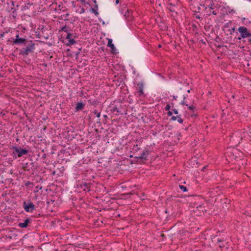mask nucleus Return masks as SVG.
Segmentation results:
<instances>
[{"mask_svg": "<svg viewBox=\"0 0 251 251\" xmlns=\"http://www.w3.org/2000/svg\"><path fill=\"white\" fill-rule=\"evenodd\" d=\"M201 6H202V5H201ZM202 6H204V4H202Z\"/></svg>", "mask_w": 251, "mask_h": 251, "instance_id": "obj_57", "label": "nucleus"}, {"mask_svg": "<svg viewBox=\"0 0 251 251\" xmlns=\"http://www.w3.org/2000/svg\"><path fill=\"white\" fill-rule=\"evenodd\" d=\"M13 17L15 18H16V16H15L14 15H13Z\"/></svg>", "mask_w": 251, "mask_h": 251, "instance_id": "obj_53", "label": "nucleus"}, {"mask_svg": "<svg viewBox=\"0 0 251 251\" xmlns=\"http://www.w3.org/2000/svg\"><path fill=\"white\" fill-rule=\"evenodd\" d=\"M84 104L82 102H80L76 104V105L75 107V109L76 111H78L79 110H81L84 109Z\"/></svg>", "mask_w": 251, "mask_h": 251, "instance_id": "obj_16", "label": "nucleus"}, {"mask_svg": "<svg viewBox=\"0 0 251 251\" xmlns=\"http://www.w3.org/2000/svg\"><path fill=\"white\" fill-rule=\"evenodd\" d=\"M119 2V0H116V1H115L116 4H118Z\"/></svg>", "mask_w": 251, "mask_h": 251, "instance_id": "obj_44", "label": "nucleus"}, {"mask_svg": "<svg viewBox=\"0 0 251 251\" xmlns=\"http://www.w3.org/2000/svg\"><path fill=\"white\" fill-rule=\"evenodd\" d=\"M81 2V3H84V4H85L86 2H85V0H79Z\"/></svg>", "mask_w": 251, "mask_h": 251, "instance_id": "obj_39", "label": "nucleus"}, {"mask_svg": "<svg viewBox=\"0 0 251 251\" xmlns=\"http://www.w3.org/2000/svg\"><path fill=\"white\" fill-rule=\"evenodd\" d=\"M103 117H104V118L105 119V124H106V123H107L106 119V118H108V117H107V116L106 115H103Z\"/></svg>", "mask_w": 251, "mask_h": 251, "instance_id": "obj_40", "label": "nucleus"}, {"mask_svg": "<svg viewBox=\"0 0 251 251\" xmlns=\"http://www.w3.org/2000/svg\"><path fill=\"white\" fill-rule=\"evenodd\" d=\"M12 150L14 151L13 153L16 152L19 157H21L24 155H26L28 151L25 149H23L20 147L13 146Z\"/></svg>", "mask_w": 251, "mask_h": 251, "instance_id": "obj_4", "label": "nucleus"}, {"mask_svg": "<svg viewBox=\"0 0 251 251\" xmlns=\"http://www.w3.org/2000/svg\"><path fill=\"white\" fill-rule=\"evenodd\" d=\"M212 13H213L214 15H216V13L214 11H213Z\"/></svg>", "mask_w": 251, "mask_h": 251, "instance_id": "obj_48", "label": "nucleus"}, {"mask_svg": "<svg viewBox=\"0 0 251 251\" xmlns=\"http://www.w3.org/2000/svg\"><path fill=\"white\" fill-rule=\"evenodd\" d=\"M144 85L142 82H140L137 83V86L136 87V90H137L136 93L138 94V96L139 97H144L145 96L143 89Z\"/></svg>", "mask_w": 251, "mask_h": 251, "instance_id": "obj_9", "label": "nucleus"}, {"mask_svg": "<svg viewBox=\"0 0 251 251\" xmlns=\"http://www.w3.org/2000/svg\"><path fill=\"white\" fill-rule=\"evenodd\" d=\"M186 99V97L184 96L183 97V100L181 102V105H185L186 106H188V104L186 103V101L185 100Z\"/></svg>", "mask_w": 251, "mask_h": 251, "instance_id": "obj_27", "label": "nucleus"}, {"mask_svg": "<svg viewBox=\"0 0 251 251\" xmlns=\"http://www.w3.org/2000/svg\"><path fill=\"white\" fill-rule=\"evenodd\" d=\"M244 42H246V45H251V37L250 38H248L246 39V40L244 41Z\"/></svg>", "mask_w": 251, "mask_h": 251, "instance_id": "obj_21", "label": "nucleus"}, {"mask_svg": "<svg viewBox=\"0 0 251 251\" xmlns=\"http://www.w3.org/2000/svg\"><path fill=\"white\" fill-rule=\"evenodd\" d=\"M52 191L50 190V192L48 191V210H50L51 212H53L56 210L57 209V200L58 197L56 195H52Z\"/></svg>", "mask_w": 251, "mask_h": 251, "instance_id": "obj_1", "label": "nucleus"}, {"mask_svg": "<svg viewBox=\"0 0 251 251\" xmlns=\"http://www.w3.org/2000/svg\"><path fill=\"white\" fill-rule=\"evenodd\" d=\"M179 187L181 190H182L183 192H186L187 191V189L186 187L184 186L183 185H179Z\"/></svg>", "mask_w": 251, "mask_h": 251, "instance_id": "obj_22", "label": "nucleus"}, {"mask_svg": "<svg viewBox=\"0 0 251 251\" xmlns=\"http://www.w3.org/2000/svg\"><path fill=\"white\" fill-rule=\"evenodd\" d=\"M93 113L94 114L96 115V116L98 117V118H99L100 117V112H99L98 110H95L94 111H93Z\"/></svg>", "mask_w": 251, "mask_h": 251, "instance_id": "obj_23", "label": "nucleus"}, {"mask_svg": "<svg viewBox=\"0 0 251 251\" xmlns=\"http://www.w3.org/2000/svg\"><path fill=\"white\" fill-rule=\"evenodd\" d=\"M196 18L197 19H201V18L199 16H197V15L196 16Z\"/></svg>", "mask_w": 251, "mask_h": 251, "instance_id": "obj_43", "label": "nucleus"}, {"mask_svg": "<svg viewBox=\"0 0 251 251\" xmlns=\"http://www.w3.org/2000/svg\"><path fill=\"white\" fill-rule=\"evenodd\" d=\"M191 90V89H189V90H187V92H188V93H190Z\"/></svg>", "mask_w": 251, "mask_h": 251, "instance_id": "obj_50", "label": "nucleus"}, {"mask_svg": "<svg viewBox=\"0 0 251 251\" xmlns=\"http://www.w3.org/2000/svg\"><path fill=\"white\" fill-rule=\"evenodd\" d=\"M93 2L95 3V4H97V1L96 0H93Z\"/></svg>", "mask_w": 251, "mask_h": 251, "instance_id": "obj_45", "label": "nucleus"}, {"mask_svg": "<svg viewBox=\"0 0 251 251\" xmlns=\"http://www.w3.org/2000/svg\"><path fill=\"white\" fill-rule=\"evenodd\" d=\"M98 4H95L94 8H91L90 9V11L92 13H94V14L96 16H98L99 14V12H98Z\"/></svg>", "mask_w": 251, "mask_h": 251, "instance_id": "obj_17", "label": "nucleus"}, {"mask_svg": "<svg viewBox=\"0 0 251 251\" xmlns=\"http://www.w3.org/2000/svg\"><path fill=\"white\" fill-rule=\"evenodd\" d=\"M159 48H160L161 47V46L160 45H159L158 46Z\"/></svg>", "mask_w": 251, "mask_h": 251, "instance_id": "obj_54", "label": "nucleus"}, {"mask_svg": "<svg viewBox=\"0 0 251 251\" xmlns=\"http://www.w3.org/2000/svg\"><path fill=\"white\" fill-rule=\"evenodd\" d=\"M242 22L245 25H248L251 23V21H248V19L245 18H243L242 19Z\"/></svg>", "mask_w": 251, "mask_h": 251, "instance_id": "obj_20", "label": "nucleus"}, {"mask_svg": "<svg viewBox=\"0 0 251 251\" xmlns=\"http://www.w3.org/2000/svg\"><path fill=\"white\" fill-rule=\"evenodd\" d=\"M26 40L24 38H16L15 40L14 41V43L15 44H26Z\"/></svg>", "mask_w": 251, "mask_h": 251, "instance_id": "obj_15", "label": "nucleus"}, {"mask_svg": "<svg viewBox=\"0 0 251 251\" xmlns=\"http://www.w3.org/2000/svg\"><path fill=\"white\" fill-rule=\"evenodd\" d=\"M81 50V48L78 49V51H80Z\"/></svg>", "mask_w": 251, "mask_h": 251, "instance_id": "obj_51", "label": "nucleus"}, {"mask_svg": "<svg viewBox=\"0 0 251 251\" xmlns=\"http://www.w3.org/2000/svg\"><path fill=\"white\" fill-rule=\"evenodd\" d=\"M0 36H1V37H2V36H3V34H1V35H0Z\"/></svg>", "mask_w": 251, "mask_h": 251, "instance_id": "obj_56", "label": "nucleus"}, {"mask_svg": "<svg viewBox=\"0 0 251 251\" xmlns=\"http://www.w3.org/2000/svg\"><path fill=\"white\" fill-rule=\"evenodd\" d=\"M223 241V240H221L220 239H218V240H217L218 243L222 242Z\"/></svg>", "mask_w": 251, "mask_h": 251, "instance_id": "obj_41", "label": "nucleus"}, {"mask_svg": "<svg viewBox=\"0 0 251 251\" xmlns=\"http://www.w3.org/2000/svg\"><path fill=\"white\" fill-rule=\"evenodd\" d=\"M177 116H172L171 119V120L176 121L177 119Z\"/></svg>", "mask_w": 251, "mask_h": 251, "instance_id": "obj_32", "label": "nucleus"}, {"mask_svg": "<svg viewBox=\"0 0 251 251\" xmlns=\"http://www.w3.org/2000/svg\"><path fill=\"white\" fill-rule=\"evenodd\" d=\"M92 185V184L91 183L82 181L81 182H79L77 184V187L78 189H80L83 191L87 192H89L91 190Z\"/></svg>", "mask_w": 251, "mask_h": 251, "instance_id": "obj_5", "label": "nucleus"}, {"mask_svg": "<svg viewBox=\"0 0 251 251\" xmlns=\"http://www.w3.org/2000/svg\"><path fill=\"white\" fill-rule=\"evenodd\" d=\"M38 29L39 30L38 35L39 36V38H41L42 37H43L45 39H47V37H46V33L45 31L47 29L45 26L44 25H41L39 26Z\"/></svg>", "mask_w": 251, "mask_h": 251, "instance_id": "obj_10", "label": "nucleus"}, {"mask_svg": "<svg viewBox=\"0 0 251 251\" xmlns=\"http://www.w3.org/2000/svg\"><path fill=\"white\" fill-rule=\"evenodd\" d=\"M107 46L111 48V52L113 54L116 53V48L114 44H112V40L111 39H108Z\"/></svg>", "mask_w": 251, "mask_h": 251, "instance_id": "obj_13", "label": "nucleus"}, {"mask_svg": "<svg viewBox=\"0 0 251 251\" xmlns=\"http://www.w3.org/2000/svg\"><path fill=\"white\" fill-rule=\"evenodd\" d=\"M79 51H77L75 53V59H77L78 58V55L79 54Z\"/></svg>", "mask_w": 251, "mask_h": 251, "instance_id": "obj_37", "label": "nucleus"}, {"mask_svg": "<svg viewBox=\"0 0 251 251\" xmlns=\"http://www.w3.org/2000/svg\"><path fill=\"white\" fill-rule=\"evenodd\" d=\"M16 38H20L19 37V35L18 34H17V35L16 36Z\"/></svg>", "mask_w": 251, "mask_h": 251, "instance_id": "obj_46", "label": "nucleus"}, {"mask_svg": "<svg viewBox=\"0 0 251 251\" xmlns=\"http://www.w3.org/2000/svg\"><path fill=\"white\" fill-rule=\"evenodd\" d=\"M177 117L178 122L179 123H182L183 120L181 118L180 115H177Z\"/></svg>", "mask_w": 251, "mask_h": 251, "instance_id": "obj_25", "label": "nucleus"}, {"mask_svg": "<svg viewBox=\"0 0 251 251\" xmlns=\"http://www.w3.org/2000/svg\"><path fill=\"white\" fill-rule=\"evenodd\" d=\"M69 27L63 26L61 27L60 31H64L66 33L64 35L65 36L66 45L67 46H71L76 43V41L74 39L75 36L74 35L68 32Z\"/></svg>", "mask_w": 251, "mask_h": 251, "instance_id": "obj_2", "label": "nucleus"}, {"mask_svg": "<svg viewBox=\"0 0 251 251\" xmlns=\"http://www.w3.org/2000/svg\"><path fill=\"white\" fill-rule=\"evenodd\" d=\"M50 153H51V154H53L55 153V152H54L53 151H51L50 152Z\"/></svg>", "mask_w": 251, "mask_h": 251, "instance_id": "obj_49", "label": "nucleus"}, {"mask_svg": "<svg viewBox=\"0 0 251 251\" xmlns=\"http://www.w3.org/2000/svg\"><path fill=\"white\" fill-rule=\"evenodd\" d=\"M50 173V174L51 175H55L56 170L55 169V165L53 163H48V173Z\"/></svg>", "mask_w": 251, "mask_h": 251, "instance_id": "obj_11", "label": "nucleus"}, {"mask_svg": "<svg viewBox=\"0 0 251 251\" xmlns=\"http://www.w3.org/2000/svg\"><path fill=\"white\" fill-rule=\"evenodd\" d=\"M172 111L174 112V113L175 114H178V111L176 109H172Z\"/></svg>", "mask_w": 251, "mask_h": 251, "instance_id": "obj_31", "label": "nucleus"}, {"mask_svg": "<svg viewBox=\"0 0 251 251\" xmlns=\"http://www.w3.org/2000/svg\"><path fill=\"white\" fill-rule=\"evenodd\" d=\"M231 24V22H228L225 24L224 27L225 28H228L230 27V25Z\"/></svg>", "mask_w": 251, "mask_h": 251, "instance_id": "obj_26", "label": "nucleus"}, {"mask_svg": "<svg viewBox=\"0 0 251 251\" xmlns=\"http://www.w3.org/2000/svg\"><path fill=\"white\" fill-rule=\"evenodd\" d=\"M168 9L170 10V11L172 12H174L175 11V9L174 8H172L171 7L168 8Z\"/></svg>", "mask_w": 251, "mask_h": 251, "instance_id": "obj_36", "label": "nucleus"}, {"mask_svg": "<svg viewBox=\"0 0 251 251\" xmlns=\"http://www.w3.org/2000/svg\"><path fill=\"white\" fill-rule=\"evenodd\" d=\"M89 101L90 103H91L92 105H96V104H97L98 103V101L97 100H93L92 102H91V100H89Z\"/></svg>", "mask_w": 251, "mask_h": 251, "instance_id": "obj_24", "label": "nucleus"}, {"mask_svg": "<svg viewBox=\"0 0 251 251\" xmlns=\"http://www.w3.org/2000/svg\"><path fill=\"white\" fill-rule=\"evenodd\" d=\"M150 151L145 148L140 153H137V156H135L134 157L138 159H141L143 160H147V156L149 154Z\"/></svg>", "mask_w": 251, "mask_h": 251, "instance_id": "obj_7", "label": "nucleus"}, {"mask_svg": "<svg viewBox=\"0 0 251 251\" xmlns=\"http://www.w3.org/2000/svg\"><path fill=\"white\" fill-rule=\"evenodd\" d=\"M171 108V106L170 104H167V105L165 106V107L164 108V109L166 110V111H170V109Z\"/></svg>", "mask_w": 251, "mask_h": 251, "instance_id": "obj_28", "label": "nucleus"}, {"mask_svg": "<svg viewBox=\"0 0 251 251\" xmlns=\"http://www.w3.org/2000/svg\"><path fill=\"white\" fill-rule=\"evenodd\" d=\"M50 221L51 222V226H55L56 225L57 223H58V221L56 220V219H55L54 220H51V219H48V221Z\"/></svg>", "mask_w": 251, "mask_h": 251, "instance_id": "obj_19", "label": "nucleus"}, {"mask_svg": "<svg viewBox=\"0 0 251 251\" xmlns=\"http://www.w3.org/2000/svg\"><path fill=\"white\" fill-rule=\"evenodd\" d=\"M34 49V44H30L27 45L25 48H23L20 51V54L22 55H27L29 53L33 52Z\"/></svg>", "mask_w": 251, "mask_h": 251, "instance_id": "obj_6", "label": "nucleus"}, {"mask_svg": "<svg viewBox=\"0 0 251 251\" xmlns=\"http://www.w3.org/2000/svg\"><path fill=\"white\" fill-rule=\"evenodd\" d=\"M195 108H196V107L194 105H191V106H190L188 107V109L192 111L194 110V109H195Z\"/></svg>", "mask_w": 251, "mask_h": 251, "instance_id": "obj_29", "label": "nucleus"}, {"mask_svg": "<svg viewBox=\"0 0 251 251\" xmlns=\"http://www.w3.org/2000/svg\"><path fill=\"white\" fill-rule=\"evenodd\" d=\"M142 151V149L138 145H135L133 146L132 152L134 156H137V153L139 154Z\"/></svg>", "mask_w": 251, "mask_h": 251, "instance_id": "obj_12", "label": "nucleus"}, {"mask_svg": "<svg viewBox=\"0 0 251 251\" xmlns=\"http://www.w3.org/2000/svg\"><path fill=\"white\" fill-rule=\"evenodd\" d=\"M112 111H116L117 112H119V111L117 107H116L113 108Z\"/></svg>", "mask_w": 251, "mask_h": 251, "instance_id": "obj_33", "label": "nucleus"}, {"mask_svg": "<svg viewBox=\"0 0 251 251\" xmlns=\"http://www.w3.org/2000/svg\"><path fill=\"white\" fill-rule=\"evenodd\" d=\"M176 98H177V97H176V96H173V99H174V100H176Z\"/></svg>", "mask_w": 251, "mask_h": 251, "instance_id": "obj_42", "label": "nucleus"}, {"mask_svg": "<svg viewBox=\"0 0 251 251\" xmlns=\"http://www.w3.org/2000/svg\"><path fill=\"white\" fill-rule=\"evenodd\" d=\"M10 2H11V5L12 7H11L10 9H8V11L9 12H12V13L14 14L16 12V9L14 7V2L13 1H10Z\"/></svg>", "mask_w": 251, "mask_h": 251, "instance_id": "obj_18", "label": "nucleus"}, {"mask_svg": "<svg viewBox=\"0 0 251 251\" xmlns=\"http://www.w3.org/2000/svg\"><path fill=\"white\" fill-rule=\"evenodd\" d=\"M238 31L240 34V36L238 37L239 40L242 38L247 39L251 37V32L245 26H240L238 28Z\"/></svg>", "mask_w": 251, "mask_h": 251, "instance_id": "obj_3", "label": "nucleus"}, {"mask_svg": "<svg viewBox=\"0 0 251 251\" xmlns=\"http://www.w3.org/2000/svg\"><path fill=\"white\" fill-rule=\"evenodd\" d=\"M235 30V27H232L231 29H229L228 30L230 31V34H232V31L234 32Z\"/></svg>", "mask_w": 251, "mask_h": 251, "instance_id": "obj_30", "label": "nucleus"}, {"mask_svg": "<svg viewBox=\"0 0 251 251\" xmlns=\"http://www.w3.org/2000/svg\"><path fill=\"white\" fill-rule=\"evenodd\" d=\"M167 115L168 116H171L173 115V113L171 111H168V112H167Z\"/></svg>", "mask_w": 251, "mask_h": 251, "instance_id": "obj_34", "label": "nucleus"}, {"mask_svg": "<svg viewBox=\"0 0 251 251\" xmlns=\"http://www.w3.org/2000/svg\"><path fill=\"white\" fill-rule=\"evenodd\" d=\"M198 9H201V8L199 6L198 7Z\"/></svg>", "mask_w": 251, "mask_h": 251, "instance_id": "obj_55", "label": "nucleus"}, {"mask_svg": "<svg viewBox=\"0 0 251 251\" xmlns=\"http://www.w3.org/2000/svg\"><path fill=\"white\" fill-rule=\"evenodd\" d=\"M81 246H82V244H78V245H75V247H81Z\"/></svg>", "mask_w": 251, "mask_h": 251, "instance_id": "obj_38", "label": "nucleus"}, {"mask_svg": "<svg viewBox=\"0 0 251 251\" xmlns=\"http://www.w3.org/2000/svg\"><path fill=\"white\" fill-rule=\"evenodd\" d=\"M85 12V9L84 8H81V10L79 12L80 14H82Z\"/></svg>", "mask_w": 251, "mask_h": 251, "instance_id": "obj_35", "label": "nucleus"}, {"mask_svg": "<svg viewBox=\"0 0 251 251\" xmlns=\"http://www.w3.org/2000/svg\"><path fill=\"white\" fill-rule=\"evenodd\" d=\"M23 207L26 212H32L35 209L34 204L30 201H25L23 202Z\"/></svg>", "mask_w": 251, "mask_h": 251, "instance_id": "obj_8", "label": "nucleus"}, {"mask_svg": "<svg viewBox=\"0 0 251 251\" xmlns=\"http://www.w3.org/2000/svg\"><path fill=\"white\" fill-rule=\"evenodd\" d=\"M53 5V4H51L50 5V7L51 6H52Z\"/></svg>", "mask_w": 251, "mask_h": 251, "instance_id": "obj_52", "label": "nucleus"}, {"mask_svg": "<svg viewBox=\"0 0 251 251\" xmlns=\"http://www.w3.org/2000/svg\"><path fill=\"white\" fill-rule=\"evenodd\" d=\"M224 247V245H223V246L222 245H219V247H220V248H223V247Z\"/></svg>", "mask_w": 251, "mask_h": 251, "instance_id": "obj_47", "label": "nucleus"}, {"mask_svg": "<svg viewBox=\"0 0 251 251\" xmlns=\"http://www.w3.org/2000/svg\"><path fill=\"white\" fill-rule=\"evenodd\" d=\"M30 222L29 219H26L25 220L24 223H19L18 226L21 228H26L27 226L28 223Z\"/></svg>", "mask_w": 251, "mask_h": 251, "instance_id": "obj_14", "label": "nucleus"}]
</instances>
